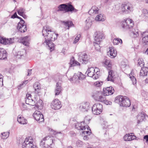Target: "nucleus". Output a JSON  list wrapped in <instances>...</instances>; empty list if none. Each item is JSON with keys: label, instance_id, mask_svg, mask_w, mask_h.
Listing matches in <instances>:
<instances>
[{"label": "nucleus", "instance_id": "f257e3e1", "mask_svg": "<svg viewBox=\"0 0 148 148\" xmlns=\"http://www.w3.org/2000/svg\"><path fill=\"white\" fill-rule=\"evenodd\" d=\"M42 35L45 37V42L49 48L50 51L53 50L55 45L52 42L57 39L58 36V34H55L48 26H44L42 30Z\"/></svg>", "mask_w": 148, "mask_h": 148}, {"label": "nucleus", "instance_id": "f03ea898", "mask_svg": "<svg viewBox=\"0 0 148 148\" xmlns=\"http://www.w3.org/2000/svg\"><path fill=\"white\" fill-rule=\"evenodd\" d=\"M58 8V9L57 10L58 12L61 11L64 13L69 12L71 13H76L78 11V10L76 9L71 3H67L59 5Z\"/></svg>", "mask_w": 148, "mask_h": 148}, {"label": "nucleus", "instance_id": "7ed1b4c3", "mask_svg": "<svg viewBox=\"0 0 148 148\" xmlns=\"http://www.w3.org/2000/svg\"><path fill=\"white\" fill-rule=\"evenodd\" d=\"M50 138L49 136H47L44 138L40 143V146L44 148H53L54 146V143L53 140Z\"/></svg>", "mask_w": 148, "mask_h": 148}, {"label": "nucleus", "instance_id": "20e7f679", "mask_svg": "<svg viewBox=\"0 0 148 148\" xmlns=\"http://www.w3.org/2000/svg\"><path fill=\"white\" fill-rule=\"evenodd\" d=\"M93 96L95 100L103 102L107 105H111L112 104L111 101L106 99L101 91H96Z\"/></svg>", "mask_w": 148, "mask_h": 148}, {"label": "nucleus", "instance_id": "39448f33", "mask_svg": "<svg viewBox=\"0 0 148 148\" xmlns=\"http://www.w3.org/2000/svg\"><path fill=\"white\" fill-rule=\"evenodd\" d=\"M121 10L123 14L130 13L133 10L132 5L129 2H125L121 5Z\"/></svg>", "mask_w": 148, "mask_h": 148}, {"label": "nucleus", "instance_id": "423d86ee", "mask_svg": "<svg viewBox=\"0 0 148 148\" xmlns=\"http://www.w3.org/2000/svg\"><path fill=\"white\" fill-rule=\"evenodd\" d=\"M121 26L123 29L125 30L130 29L134 25L133 21L130 19H124L121 22Z\"/></svg>", "mask_w": 148, "mask_h": 148}, {"label": "nucleus", "instance_id": "0eeeda50", "mask_svg": "<svg viewBox=\"0 0 148 148\" xmlns=\"http://www.w3.org/2000/svg\"><path fill=\"white\" fill-rule=\"evenodd\" d=\"M103 110L102 105L99 103L95 104L92 107V112L93 114L99 115L101 114Z\"/></svg>", "mask_w": 148, "mask_h": 148}, {"label": "nucleus", "instance_id": "6e6552de", "mask_svg": "<svg viewBox=\"0 0 148 148\" xmlns=\"http://www.w3.org/2000/svg\"><path fill=\"white\" fill-rule=\"evenodd\" d=\"M78 60L82 64H86L89 61V58L87 54L84 53H80L78 54Z\"/></svg>", "mask_w": 148, "mask_h": 148}, {"label": "nucleus", "instance_id": "1a4fd4ad", "mask_svg": "<svg viewBox=\"0 0 148 148\" xmlns=\"http://www.w3.org/2000/svg\"><path fill=\"white\" fill-rule=\"evenodd\" d=\"M50 106L52 109L57 110H59L61 108L62 105L61 101L59 99H55L52 101Z\"/></svg>", "mask_w": 148, "mask_h": 148}, {"label": "nucleus", "instance_id": "9d476101", "mask_svg": "<svg viewBox=\"0 0 148 148\" xmlns=\"http://www.w3.org/2000/svg\"><path fill=\"white\" fill-rule=\"evenodd\" d=\"M23 148H37V147L34 145L33 142L29 141L28 138H26L22 144Z\"/></svg>", "mask_w": 148, "mask_h": 148}, {"label": "nucleus", "instance_id": "9b49d317", "mask_svg": "<svg viewBox=\"0 0 148 148\" xmlns=\"http://www.w3.org/2000/svg\"><path fill=\"white\" fill-rule=\"evenodd\" d=\"M91 108L90 103L87 102L82 103L79 106V109L82 112H87Z\"/></svg>", "mask_w": 148, "mask_h": 148}, {"label": "nucleus", "instance_id": "f8f14e48", "mask_svg": "<svg viewBox=\"0 0 148 148\" xmlns=\"http://www.w3.org/2000/svg\"><path fill=\"white\" fill-rule=\"evenodd\" d=\"M94 36L95 40V42H97V43H100L103 39L104 38L103 33L99 31L95 32Z\"/></svg>", "mask_w": 148, "mask_h": 148}, {"label": "nucleus", "instance_id": "ddd939ff", "mask_svg": "<svg viewBox=\"0 0 148 148\" xmlns=\"http://www.w3.org/2000/svg\"><path fill=\"white\" fill-rule=\"evenodd\" d=\"M33 115L34 119L37 121H39V123L44 121L43 115L39 111H35Z\"/></svg>", "mask_w": 148, "mask_h": 148}, {"label": "nucleus", "instance_id": "4468645a", "mask_svg": "<svg viewBox=\"0 0 148 148\" xmlns=\"http://www.w3.org/2000/svg\"><path fill=\"white\" fill-rule=\"evenodd\" d=\"M88 117V116H87L85 118L84 121L81 122L80 123H77L75 125V128L78 130H86V126L82 125L84 124L85 122H87L88 121L89 123L90 119H87Z\"/></svg>", "mask_w": 148, "mask_h": 148}, {"label": "nucleus", "instance_id": "2eb2a0df", "mask_svg": "<svg viewBox=\"0 0 148 148\" xmlns=\"http://www.w3.org/2000/svg\"><path fill=\"white\" fill-rule=\"evenodd\" d=\"M141 35L143 45H148V30L142 32Z\"/></svg>", "mask_w": 148, "mask_h": 148}, {"label": "nucleus", "instance_id": "dca6fc26", "mask_svg": "<svg viewBox=\"0 0 148 148\" xmlns=\"http://www.w3.org/2000/svg\"><path fill=\"white\" fill-rule=\"evenodd\" d=\"M131 105V102L130 100L127 97H123V100L121 101V106L123 107H128Z\"/></svg>", "mask_w": 148, "mask_h": 148}, {"label": "nucleus", "instance_id": "f3484780", "mask_svg": "<svg viewBox=\"0 0 148 148\" xmlns=\"http://www.w3.org/2000/svg\"><path fill=\"white\" fill-rule=\"evenodd\" d=\"M14 38H6L3 37L0 38V43L4 45H9L14 42Z\"/></svg>", "mask_w": 148, "mask_h": 148}, {"label": "nucleus", "instance_id": "a211bd4d", "mask_svg": "<svg viewBox=\"0 0 148 148\" xmlns=\"http://www.w3.org/2000/svg\"><path fill=\"white\" fill-rule=\"evenodd\" d=\"M114 90V88L110 86L107 87L105 89H103V96L105 97L106 96H108L112 94Z\"/></svg>", "mask_w": 148, "mask_h": 148}, {"label": "nucleus", "instance_id": "6ab92c4d", "mask_svg": "<svg viewBox=\"0 0 148 148\" xmlns=\"http://www.w3.org/2000/svg\"><path fill=\"white\" fill-rule=\"evenodd\" d=\"M32 95L30 94H27L26 97L25 98V103L27 104L32 106H37L35 102L31 98Z\"/></svg>", "mask_w": 148, "mask_h": 148}, {"label": "nucleus", "instance_id": "aec40b11", "mask_svg": "<svg viewBox=\"0 0 148 148\" xmlns=\"http://www.w3.org/2000/svg\"><path fill=\"white\" fill-rule=\"evenodd\" d=\"M146 114L144 112H141L138 114L137 116V123L140 124L145 119Z\"/></svg>", "mask_w": 148, "mask_h": 148}, {"label": "nucleus", "instance_id": "412c9836", "mask_svg": "<svg viewBox=\"0 0 148 148\" xmlns=\"http://www.w3.org/2000/svg\"><path fill=\"white\" fill-rule=\"evenodd\" d=\"M17 29L21 32H24L27 30L26 25H24V24L18 23Z\"/></svg>", "mask_w": 148, "mask_h": 148}, {"label": "nucleus", "instance_id": "4be33fe9", "mask_svg": "<svg viewBox=\"0 0 148 148\" xmlns=\"http://www.w3.org/2000/svg\"><path fill=\"white\" fill-rule=\"evenodd\" d=\"M85 78L84 75L82 73L78 72L77 75L75 74L71 78L72 80H76L79 79L81 80Z\"/></svg>", "mask_w": 148, "mask_h": 148}, {"label": "nucleus", "instance_id": "5701e85b", "mask_svg": "<svg viewBox=\"0 0 148 148\" xmlns=\"http://www.w3.org/2000/svg\"><path fill=\"white\" fill-rule=\"evenodd\" d=\"M7 53L4 49L0 48V59L4 60L7 58Z\"/></svg>", "mask_w": 148, "mask_h": 148}, {"label": "nucleus", "instance_id": "b1692460", "mask_svg": "<svg viewBox=\"0 0 148 148\" xmlns=\"http://www.w3.org/2000/svg\"><path fill=\"white\" fill-rule=\"evenodd\" d=\"M103 65L108 70L111 69L112 68V62L110 60L105 59L103 62Z\"/></svg>", "mask_w": 148, "mask_h": 148}, {"label": "nucleus", "instance_id": "393cba45", "mask_svg": "<svg viewBox=\"0 0 148 148\" xmlns=\"http://www.w3.org/2000/svg\"><path fill=\"white\" fill-rule=\"evenodd\" d=\"M108 75L107 79L108 81L113 82L114 81V77L115 76L113 71L111 69L108 70Z\"/></svg>", "mask_w": 148, "mask_h": 148}, {"label": "nucleus", "instance_id": "a878e982", "mask_svg": "<svg viewBox=\"0 0 148 148\" xmlns=\"http://www.w3.org/2000/svg\"><path fill=\"white\" fill-rule=\"evenodd\" d=\"M99 8L95 6H93L88 11V13L90 15H93L95 14H98Z\"/></svg>", "mask_w": 148, "mask_h": 148}, {"label": "nucleus", "instance_id": "bb28decb", "mask_svg": "<svg viewBox=\"0 0 148 148\" xmlns=\"http://www.w3.org/2000/svg\"><path fill=\"white\" fill-rule=\"evenodd\" d=\"M61 88V82H57L56 84V88L55 91V95H58L60 93L62 90Z\"/></svg>", "mask_w": 148, "mask_h": 148}, {"label": "nucleus", "instance_id": "cd10ccee", "mask_svg": "<svg viewBox=\"0 0 148 148\" xmlns=\"http://www.w3.org/2000/svg\"><path fill=\"white\" fill-rule=\"evenodd\" d=\"M69 64V67H72L78 66H80V65L79 62L75 60L74 57L71 59Z\"/></svg>", "mask_w": 148, "mask_h": 148}, {"label": "nucleus", "instance_id": "c85d7f7f", "mask_svg": "<svg viewBox=\"0 0 148 148\" xmlns=\"http://www.w3.org/2000/svg\"><path fill=\"white\" fill-rule=\"evenodd\" d=\"M87 73V75L89 77H92L94 79H97L98 78V76H96V75L92 71H91L90 68H88V69L86 73Z\"/></svg>", "mask_w": 148, "mask_h": 148}, {"label": "nucleus", "instance_id": "c756f323", "mask_svg": "<svg viewBox=\"0 0 148 148\" xmlns=\"http://www.w3.org/2000/svg\"><path fill=\"white\" fill-rule=\"evenodd\" d=\"M33 87L35 90V92L36 94H38L40 92L41 87L40 83L38 82H36L34 85Z\"/></svg>", "mask_w": 148, "mask_h": 148}, {"label": "nucleus", "instance_id": "7c9ffc66", "mask_svg": "<svg viewBox=\"0 0 148 148\" xmlns=\"http://www.w3.org/2000/svg\"><path fill=\"white\" fill-rule=\"evenodd\" d=\"M110 55L111 58H114L116 56L117 54V51L113 47H110Z\"/></svg>", "mask_w": 148, "mask_h": 148}, {"label": "nucleus", "instance_id": "2f4dec72", "mask_svg": "<svg viewBox=\"0 0 148 148\" xmlns=\"http://www.w3.org/2000/svg\"><path fill=\"white\" fill-rule=\"evenodd\" d=\"M148 71V68L147 67H142L140 72V75L141 76H146L147 75Z\"/></svg>", "mask_w": 148, "mask_h": 148}, {"label": "nucleus", "instance_id": "473e14b6", "mask_svg": "<svg viewBox=\"0 0 148 148\" xmlns=\"http://www.w3.org/2000/svg\"><path fill=\"white\" fill-rule=\"evenodd\" d=\"M139 30L137 28L132 29L131 35L133 38H137L139 35Z\"/></svg>", "mask_w": 148, "mask_h": 148}, {"label": "nucleus", "instance_id": "72a5a7b5", "mask_svg": "<svg viewBox=\"0 0 148 148\" xmlns=\"http://www.w3.org/2000/svg\"><path fill=\"white\" fill-rule=\"evenodd\" d=\"M62 23L64 24V26L68 27L67 29H69V28L72 26H73V23L71 21H62Z\"/></svg>", "mask_w": 148, "mask_h": 148}, {"label": "nucleus", "instance_id": "f704fd0d", "mask_svg": "<svg viewBox=\"0 0 148 148\" xmlns=\"http://www.w3.org/2000/svg\"><path fill=\"white\" fill-rule=\"evenodd\" d=\"M95 20L97 21H104L106 19L105 15L102 14H100L98 15L95 18Z\"/></svg>", "mask_w": 148, "mask_h": 148}, {"label": "nucleus", "instance_id": "c9c22d12", "mask_svg": "<svg viewBox=\"0 0 148 148\" xmlns=\"http://www.w3.org/2000/svg\"><path fill=\"white\" fill-rule=\"evenodd\" d=\"M21 42L23 45L25 46L28 45L29 44L28 36H26L21 38Z\"/></svg>", "mask_w": 148, "mask_h": 148}, {"label": "nucleus", "instance_id": "e433bc0d", "mask_svg": "<svg viewBox=\"0 0 148 148\" xmlns=\"http://www.w3.org/2000/svg\"><path fill=\"white\" fill-rule=\"evenodd\" d=\"M17 121L20 124H25L27 123V121L25 119L21 116H19L17 118Z\"/></svg>", "mask_w": 148, "mask_h": 148}, {"label": "nucleus", "instance_id": "4c0bfd02", "mask_svg": "<svg viewBox=\"0 0 148 148\" xmlns=\"http://www.w3.org/2000/svg\"><path fill=\"white\" fill-rule=\"evenodd\" d=\"M123 98V97L122 96L119 95L115 98L114 101L115 103H118L121 106Z\"/></svg>", "mask_w": 148, "mask_h": 148}, {"label": "nucleus", "instance_id": "58836bf2", "mask_svg": "<svg viewBox=\"0 0 148 148\" xmlns=\"http://www.w3.org/2000/svg\"><path fill=\"white\" fill-rule=\"evenodd\" d=\"M26 54V51L24 49H23L22 51H18L17 53V57L18 58H20L21 57L23 56L24 55Z\"/></svg>", "mask_w": 148, "mask_h": 148}, {"label": "nucleus", "instance_id": "ea45409f", "mask_svg": "<svg viewBox=\"0 0 148 148\" xmlns=\"http://www.w3.org/2000/svg\"><path fill=\"white\" fill-rule=\"evenodd\" d=\"M113 42L114 45H116L119 44V43L122 44V41L121 39L119 38H115L113 40Z\"/></svg>", "mask_w": 148, "mask_h": 148}, {"label": "nucleus", "instance_id": "a19ab883", "mask_svg": "<svg viewBox=\"0 0 148 148\" xmlns=\"http://www.w3.org/2000/svg\"><path fill=\"white\" fill-rule=\"evenodd\" d=\"M132 73H131V74H129L130 78L132 82V84L133 85H134L136 84V80L134 76L132 75Z\"/></svg>", "mask_w": 148, "mask_h": 148}, {"label": "nucleus", "instance_id": "79ce46f5", "mask_svg": "<svg viewBox=\"0 0 148 148\" xmlns=\"http://www.w3.org/2000/svg\"><path fill=\"white\" fill-rule=\"evenodd\" d=\"M10 132H4L1 133V138L3 139H5L7 138L9 136Z\"/></svg>", "mask_w": 148, "mask_h": 148}, {"label": "nucleus", "instance_id": "37998d69", "mask_svg": "<svg viewBox=\"0 0 148 148\" xmlns=\"http://www.w3.org/2000/svg\"><path fill=\"white\" fill-rule=\"evenodd\" d=\"M123 139L126 141L131 140V135L130 134H126L123 137Z\"/></svg>", "mask_w": 148, "mask_h": 148}, {"label": "nucleus", "instance_id": "c03bdc74", "mask_svg": "<svg viewBox=\"0 0 148 148\" xmlns=\"http://www.w3.org/2000/svg\"><path fill=\"white\" fill-rule=\"evenodd\" d=\"M28 80H26L23 82L22 83L18 85V88L19 89H20L23 87H24L28 82Z\"/></svg>", "mask_w": 148, "mask_h": 148}, {"label": "nucleus", "instance_id": "a18cd8bd", "mask_svg": "<svg viewBox=\"0 0 148 148\" xmlns=\"http://www.w3.org/2000/svg\"><path fill=\"white\" fill-rule=\"evenodd\" d=\"M90 69H91V71H96V76H98V78L99 77V70L97 68H95V69L93 67H90Z\"/></svg>", "mask_w": 148, "mask_h": 148}, {"label": "nucleus", "instance_id": "49530a36", "mask_svg": "<svg viewBox=\"0 0 148 148\" xmlns=\"http://www.w3.org/2000/svg\"><path fill=\"white\" fill-rule=\"evenodd\" d=\"M90 69H91V71H96V76H98V78L99 77V70L97 68H95V69L93 67H90Z\"/></svg>", "mask_w": 148, "mask_h": 148}, {"label": "nucleus", "instance_id": "de8ad7c7", "mask_svg": "<svg viewBox=\"0 0 148 148\" xmlns=\"http://www.w3.org/2000/svg\"><path fill=\"white\" fill-rule=\"evenodd\" d=\"M86 128L88 130L86 131H82V134H84V135H85L86 134H87L88 135L89 134V135H90V134H91V130L89 126L88 125L87 126Z\"/></svg>", "mask_w": 148, "mask_h": 148}, {"label": "nucleus", "instance_id": "09e8293b", "mask_svg": "<svg viewBox=\"0 0 148 148\" xmlns=\"http://www.w3.org/2000/svg\"><path fill=\"white\" fill-rule=\"evenodd\" d=\"M100 43H97V42H95L94 44V46L96 50L97 51H100L101 47L99 45Z\"/></svg>", "mask_w": 148, "mask_h": 148}, {"label": "nucleus", "instance_id": "8fccbe9b", "mask_svg": "<svg viewBox=\"0 0 148 148\" xmlns=\"http://www.w3.org/2000/svg\"><path fill=\"white\" fill-rule=\"evenodd\" d=\"M25 11V10L23 8H21L17 10V12L19 15H21L22 14L24 13Z\"/></svg>", "mask_w": 148, "mask_h": 148}, {"label": "nucleus", "instance_id": "3c124183", "mask_svg": "<svg viewBox=\"0 0 148 148\" xmlns=\"http://www.w3.org/2000/svg\"><path fill=\"white\" fill-rule=\"evenodd\" d=\"M138 65L141 67L144 65V63L142 59H139L138 60Z\"/></svg>", "mask_w": 148, "mask_h": 148}, {"label": "nucleus", "instance_id": "603ef678", "mask_svg": "<svg viewBox=\"0 0 148 148\" xmlns=\"http://www.w3.org/2000/svg\"><path fill=\"white\" fill-rule=\"evenodd\" d=\"M85 23H86V26H88V28L90 27L92 24L91 20L89 18H87L86 20Z\"/></svg>", "mask_w": 148, "mask_h": 148}, {"label": "nucleus", "instance_id": "864d4df0", "mask_svg": "<svg viewBox=\"0 0 148 148\" xmlns=\"http://www.w3.org/2000/svg\"><path fill=\"white\" fill-rule=\"evenodd\" d=\"M81 37L80 34H78L77 35V36L75 38L73 42V44H75L77 43L79 39V38Z\"/></svg>", "mask_w": 148, "mask_h": 148}, {"label": "nucleus", "instance_id": "5fc2aeb1", "mask_svg": "<svg viewBox=\"0 0 148 148\" xmlns=\"http://www.w3.org/2000/svg\"><path fill=\"white\" fill-rule=\"evenodd\" d=\"M143 15L145 16L148 18V10L143 9Z\"/></svg>", "mask_w": 148, "mask_h": 148}, {"label": "nucleus", "instance_id": "6e6d98bb", "mask_svg": "<svg viewBox=\"0 0 148 148\" xmlns=\"http://www.w3.org/2000/svg\"><path fill=\"white\" fill-rule=\"evenodd\" d=\"M103 129H107L109 125L108 123L107 122L104 121L103 124Z\"/></svg>", "mask_w": 148, "mask_h": 148}, {"label": "nucleus", "instance_id": "4d7b16f0", "mask_svg": "<svg viewBox=\"0 0 148 148\" xmlns=\"http://www.w3.org/2000/svg\"><path fill=\"white\" fill-rule=\"evenodd\" d=\"M82 145V142L81 141L79 140H78L76 142V145L77 147H79L81 146Z\"/></svg>", "mask_w": 148, "mask_h": 148}, {"label": "nucleus", "instance_id": "13d9d810", "mask_svg": "<svg viewBox=\"0 0 148 148\" xmlns=\"http://www.w3.org/2000/svg\"><path fill=\"white\" fill-rule=\"evenodd\" d=\"M102 82L97 81L95 83V84L96 86L99 87L102 85Z\"/></svg>", "mask_w": 148, "mask_h": 148}, {"label": "nucleus", "instance_id": "bf43d9fd", "mask_svg": "<svg viewBox=\"0 0 148 148\" xmlns=\"http://www.w3.org/2000/svg\"><path fill=\"white\" fill-rule=\"evenodd\" d=\"M58 133L60 134L59 135V136H60L61 137V138H62L64 137V134L63 133H61L60 132H57L56 131H54V132L53 133V134L54 135H56V134H58Z\"/></svg>", "mask_w": 148, "mask_h": 148}, {"label": "nucleus", "instance_id": "052dcab7", "mask_svg": "<svg viewBox=\"0 0 148 148\" xmlns=\"http://www.w3.org/2000/svg\"><path fill=\"white\" fill-rule=\"evenodd\" d=\"M17 18L20 20V21L18 23L24 24L25 22L21 18L18 16Z\"/></svg>", "mask_w": 148, "mask_h": 148}, {"label": "nucleus", "instance_id": "680f3d73", "mask_svg": "<svg viewBox=\"0 0 148 148\" xmlns=\"http://www.w3.org/2000/svg\"><path fill=\"white\" fill-rule=\"evenodd\" d=\"M3 76L0 74V86H1L3 84Z\"/></svg>", "mask_w": 148, "mask_h": 148}, {"label": "nucleus", "instance_id": "e2e57ef3", "mask_svg": "<svg viewBox=\"0 0 148 148\" xmlns=\"http://www.w3.org/2000/svg\"><path fill=\"white\" fill-rule=\"evenodd\" d=\"M17 16L18 15H17L16 12H15L11 16V18L14 19L15 18H17Z\"/></svg>", "mask_w": 148, "mask_h": 148}, {"label": "nucleus", "instance_id": "0e129e2a", "mask_svg": "<svg viewBox=\"0 0 148 148\" xmlns=\"http://www.w3.org/2000/svg\"><path fill=\"white\" fill-rule=\"evenodd\" d=\"M144 139H145L146 140L145 142L147 143L148 144V135H146L144 136Z\"/></svg>", "mask_w": 148, "mask_h": 148}, {"label": "nucleus", "instance_id": "69168bd1", "mask_svg": "<svg viewBox=\"0 0 148 148\" xmlns=\"http://www.w3.org/2000/svg\"><path fill=\"white\" fill-rule=\"evenodd\" d=\"M89 134L87 135H85L84 137V139L85 140H88L90 138Z\"/></svg>", "mask_w": 148, "mask_h": 148}, {"label": "nucleus", "instance_id": "338daca9", "mask_svg": "<svg viewBox=\"0 0 148 148\" xmlns=\"http://www.w3.org/2000/svg\"><path fill=\"white\" fill-rule=\"evenodd\" d=\"M32 69H28L27 70V76H29L32 73Z\"/></svg>", "mask_w": 148, "mask_h": 148}, {"label": "nucleus", "instance_id": "774afa93", "mask_svg": "<svg viewBox=\"0 0 148 148\" xmlns=\"http://www.w3.org/2000/svg\"><path fill=\"white\" fill-rule=\"evenodd\" d=\"M42 101L41 100H39L38 101V103H37V105L38 106H39L40 105H41V104L40 103H42Z\"/></svg>", "mask_w": 148, "mask_h": 148}]
</instances>
